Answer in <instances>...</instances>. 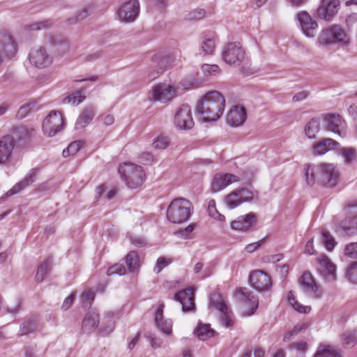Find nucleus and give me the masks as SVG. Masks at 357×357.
Masks as SVG:
<instances>
[{
    "instance_id": "nucleus-1",
    "label": "nucleus",
    "mask_w": 357,
    "mask_h": 357,
    "mask_svg": "<svg viewBox=\"0 0 357 357\" xmlns=\"http://www.w3.org/2000/svg\"><path fill=\"white\" fill-rule=\"evenodd\" d=\"M225 106L224 96L217 91H211L200 98L197 110L204 121H215L222 115Z\"/></svg>"
},
{
    "instance_id": "nucleus-2",
    "label": "nucleus",
    "mask_w": 357,
    "mask_h": 357,
    "mask_svg": "<svg viewBox=\"0 0 357 357\" xmlns=\"http://www.w3.org/2000/svg\"><path fill=\"white\" fill-rule=\"evenodd\" d=\"M306 182L309 185L316 181L325 185L333 187L336 185L340 176L339 171L331 163H321L317 167L306 165L305 167Z\"/></svg>"
},
{
    "instance_id": "nucleus-3",
    "label": "nucleus",
    "mask_w": 357,
    "mask_h": 357,
    "mask_svg": "<svg viewBox=\"0 0 357 357\" xmlns=\"http://www.w3.org/2000/svg\"><path fill=\"white\" fill-rule=\"evenodd\" d=\"M192 211V206L190 201L184 198H176L169 204L166 217L172 223L181 224L190 218Z\"/></svg>"
},
{
    "instance_id": "nucleus-4",
    "label": "nucleus",
    "mask_w": 357,
    "mask_h": 357,
    "mask_svg": "<svg viewBox=\"0 0 357 357\" xmlns=\"http://www.w3.org/2000/svg\"><path fill=\"white\" fill-rule=\"evenodd\" d=\"M119 173L127 186L132 189L141 187L146 180L143 167L134 163L124 162L119 167Z\"/></svg>"
},
{
    "instance_id": "nucleus-5",
    "label": "nucleus",
    "mask_w": 357,
    "mask_h": 357,
    "mask_svg": "<svg viewBox=\"0 0 357 357\" xmlns=\"http://www.w3.org/2000/svg\"><path fill=\"white\" fill-rule=\"evenodd\" d=\"M318 41L319 44L327 45L335 43L347 44L349 38L345 31L339 25L333 24L321 32Z\"/></svg>"
},
{
    "instance_id": "nucleus-6",
    "label": "nucleus",
    "mask_w": 357,
    "mask_h": 357,
    "mask_svg": "<svg viewBox=\"0 0 357 357\" xmlns=\"http://www.w3.org/2000/svg\"><path fill=\"white\" fill-rule=\"evenodd\" d=\"M64 127V117L61 112L52 110L45 117L43 123V130L49 137L55 135L63 130Z\"/></svg>"
},
{
    "instance_id": "nucleus-7",
    "label": "nucleus",
    "mask_w": 357,
    "mask_h": 357,
    "mask_svg": "<svg viewBox=\"0 0 357 357\" xmlns=\"http://www.w3.org/2000/svg\"><path fill=\"white\" fill-rule=\"evenodd\" d=\"M174 123L180 130H190L194 126L192 109L188 105L179 106L175 112Z\"/></svg>"
},
{
    "instance_id": "nucleus-8",
    "label": "nucleus",
    "mask_w": 357,
    "mask_h": 357,
    "mask_svg": "<svg viewBox=\"0 0 357 357\" xmlns=\"http://www.w3.org/2000/svg\"><path fill=\"white\" fill-rule=\"evenodd\" d=\"M249 282L259 291H268L272 287L271 276L261 270L252 271L249 276Z\"/></svg>"
},
{
    "instance_id": "nucleus-9",
    "label": "nucleus",
    "mask_w": 357,
    "mask_h": 357,
    "mask_svg": "<svg viewBox=\"0 0 357 357\" xmlns=\"http://www.w3.org/2000/svg\"><path fill=\"white\" fill-rule=\"evenodd\" d=\"M252 192L246 188H241L233 190L224 197V201L228 208L232 209L245 202H248L252 199Z\"/></svg>"
},
{
    "instance_id": "nucleus-10",
    "label": "nucleus",
    "mask_w": 357,
    "mask_h": 357,
    "mask_svg": "<svg viewBox=\"0 0 357 357\" xmlns=\"http://www.w3.org/2000/svg\"><path fill=\"white\" fill-rule=\"evenodd\" d=\"M244 54L240 43H230L224 48L222 57L227 63L232 65L240 63L244 58Z\"/></svg>"
},
{
    "instance_id": "nucleus-11",
    "label": "nucleus",
    "mask_w": 357,
    "mask_h": 357,
    "mask_svg": "<svg viewBox=\"0 0 357 357\" xmlns=\"http://www.w3.org/2000/svg\"><path fill=\"white\" fill-rule=\"evenodd\" d=\"M176 89L171 85L159 84L153 88L150 98L154 101H169L176 96Z\"/></svg>"
},
{
    "instance_id": "nucleus-12",
    "label": "nucleus",
    "mask_w": 357,
    "mask_h": 357,
    "mask_svg": "<svg viewBox=\"0 0 357 357\" xmlns=\"http://www.w3.org/2000/svg\"><path fill=\"white\" fill-rule=\"evenodd\" d=\"M326 130L340 136L345 135L346 123L342 116L336 114H327L324 117Z\"/></svg>"
},
{
    "instance_id": "nucleus-13",
    "label": "nucleus",
    "mask_w": 357,
    "mask_h": 357,
    "mask_svg": "<svg viewBox=\"0 0 357 357\" xmlns=\"http://www.w3.org/2000/svg\"><path fill=\"white\" fill-rule=\"evenodd\" d=\"M30 63L37 68H45L52 63V57L43 47L31 50L29 55Z\"/></svg>"
},
{
    "instance_id": "nucleus-14",
    "label": "nucleus",
    "mask_w": 357,
    "mask_h": 357,
    "mask_svg": "<svg viewBox=\"0 0 357 357\" xmlns=\"http://www.w3.org/2000/svg\"><path fill=\"white\" fill-rule=\"evenodd\" d=\"M139 12V4L137 0H130L123 4L118 11L119 19L126 22H132Z\"/></svg>"
},
{
    "instance_id": "nucleus-15",
    "label": "nucleus",
    "mask_w": 357,
    "mask_h": 357,
    "mask_svg": "<svg viewBox=\"0 0 357 357\" xmlns=\"http://www.w3.org/2000/svg\"><path fill=\"white\" fill-rule=\"evenodd\" d=\"M239 181V178L235 174H223V173H219L216 174L213 179L212 183H211V190L213 192H218L225 188H227L228 185L237 183Z\"/></svg>"
},
{
    "instance_id": "nucleus-16",
    "label": "nucleus",
    "mask_w": 357,
    "mask_h": 357,
    "mask_svg": "<svg viewBox=\"0 0 357 357\" xmlns=\"http://www.w3.org/2000/svg\"><path fill=\"white\" fill-rule=\"evenodd\" d=\"M17 52V45L13 37L7 32L0 33V63L3 57H10Z\"/></svg>"
},
{
    "instance_id": "nucleus-17",
    "label": "nucleus",
    "mask_w": 357,
    "mask_h": 357,
    "mask_svg": "<svg viewBox=\"0 0 357 357\" xmlns=\"http://www.w3.org/2000/svg\"><path fill=\"white\" fill-rule=\"evenodd\" d=\"M299 283L306 292L312 293L314 298H320L322 296V289L310 272H305L301 276Z\"/></svg>"
},
{
    "instance_id": "nucleus-18",
    "label": "nucleus",
    "mask_w": 357,
    "mask_h": 357,
    "mask_svg": "<svg viewBox=\"0 0 357 357\" xmlns=\"http://www.w3.org/2000/svg\"><path fill=\"white\" fill-rule=\"evenodd\" d=\"M339 6V0H321L317 10V15L325 20H331L337 13Z\"/></svg>"
},
{
    "instance_id": "nucleus-19",
    "label": "nucleus",
    "mask_w": 357,
    "mask_h": 357,
    "mask_svg": "<svg viewBox=\"0 0 357 357\" xmlns=\"http://www.w3.org/2000/svg\"><path fill=\"white\" fill-rule=\"evenodd\" d=\"M164 308L165 304L162 303L157 305L154 313V321L157 328L164 334L170 335L172 333V321L164 318Z\"/></svg>"
},
{
    "instance_id": "nucleus-20",
    "label": "nucleus",
    "mask_w": 357,
    "mask_h": 357,
    "mask_svg": "<svg viewBox=\"0 0 357 357\" xmlns=\"http://www.w3.org/2000/svg\"><path fill=\"white\" fill-rule=\"evenodd\" d=\"M319 272L328 280L335 278V265L324 254L320 255L316 259Z\"/></svg>"
},
{
    "instance_id": "nucleus-21",
    "label": "nucleus",
    "mask_w": 357,
    "mask_h": 357,
    "mask_svg": "<svg viewBox=\"0 0 357 357\" xmlns=\"http://www.w3.org/2000/svg\"><path fill=\"white\" fill-rule=\"evenodd\" d=\"M246 119L245 109L240 105L233 106L226 116L227 123L233 127H238L243 125Z\"/></svg>"
},
{
    "instance_id": "nucleus-22",
    "label": "nucleus",
    "mask_w": 357,
    "mask_h": 357,
    "mask_svg": "<svg viewBox=\"0 0 357 357\" xmlns=\"http://www.w3.org/2000/svg\"><path fill=\"white\" fill-rule=\"evenodd\" d=\"M257 218L255 213H249L243 215L238 216L231 223V227L234 230L247 231L252 227L256 225Z\"/></svg>"
},
{
    "instance_id": "nucleus-23",
    "label": "nucleus",
    "mask_w": 357,
    "mask_h": 357,
    "mask_svg": "<svg viewBox=\"0 0 357 357\" xmlns=\"http://www.w3.org/2000/svg\"><path fill=\"white\" fill-rule=\"evenodd\" d=\"M297 18L304 34L307 37H314L318 27L317 23L305 11L298 13Z\"/></svg>"
},
{
    "instance_id": "nucleus-24",
    "label": "nucleus",
    "mask_w": 357,
    "mask_h": 357,
    "mask_svg": "<svg viewBox=\"0 0 357 357\" xmlns=\"http://www.w3.org/2000/svg\"><path fill=\"white\" fill-rule=\"evenodd\" d=\"M174 298L181 304L183 311L193 310L195 307L193 289H187L179 291L175 294Z\"/></svg>"
},
{
    "instance_id": "nucleus-25",
    "label": "nucleus",
    "mask_w": 357,
    "mask_h": 357,
    "mask_svg": "<svg viewBox=\"0 0 357 357\" xmlns=\"http://www.w3.org/2000/svg\"><path fill=\"white\" fill-rule=\"evenodd\" d=\"M15 146L13 137L6 135L0 139V164H3L10 158Z\"/></svg>"
},
{
    "instance_id": "nucleus-26",
    "label": "nucleus",
    "mask_w": 357,
    "mask_h": 357,
    "mask_svg": "<svg viewBox=\"0 0 357 357\" xmlns=\"http://www.w3.org/2000/svg\"><path fill=\"white\" fill-rule=\"evenodd\" d=\"M236 294L241 296V299L245 303V308L250 307V310L245 312L246 315H252L255 313L258 307V300L252 295V294L248 291L246 288H240L236 290Z\"/></svg>"
},
{
    "instance_id": "nucleus-27",
    "label": "nucleus",
    "mask_w": 357,
    "mask_h": 357,
    "mask_svg": "<svg viewBox=\"0 0 357 357\" xmlns=\"http://www.w3.org/2000/svg\"><path fill=\"white\" fill-rule=\"evenodd\" d=\"M211 303L224 315L223 321L225 325L227 327L232 326L234 320L230 317L231 312L223 298L220 296H217L215 298H211Z\"/></svg>"
},
{
    "instance_id": "nucleus-28",
    "label": "nucleus",
    "mask_w": 357,
    "mask_h": 357,
    "mask_svg": "<svg viewBox=\"0 0 357 357\" xmlns=\"http://www.w3.org/2000/svg\"><path fill=\"white\" fill-rule=\"evenodd\" d=\"M339 146V143L333 139L325 138L320 140L313 146L314 154L324 155L328 151L334 150Z\"/></svg>"
},
{
    "instance_id": "nucleus-29",
    "label": "nucleus",
    "mask_w": 357,
    "mask_h": 357,
    "mask_svg": "<svg viewBox=\"0 0 357 357\" xmlns=\"http://www.w3.org/2000/svg\"><path fill=\"white\" fill-rule=\"evenodd\" d=\"M126 264L130 272H138L141 266V262L137 252L135 251L129 252L126 256Z\"/></svg>"
},
{
    "instance_id": "nucleus-30",
    "label": "nucleus",
    "mask_w": 357,
    "mask_h": 357,
    "mask_svg": "<svg viewBox=\"0 0 357 357\" xmlns=\"http://www.w3.org/2000/svg\"><path fill=\"white\" fill-rule=\"evenodd\" d=\"M98 324V314L95 313H89L83 320L82 330L85 333H91L96 328Z\"/></svg>"
},
{
    "instance_id": "nucleus-31",
    "label": "nucleus",
    "mask_w": 357,
    "mask_h": 357,
    "mask_svg": "<svg viewBox=\"0 0 357 357\" xmlns=\"http://www.w3.org/2000/svg\"><path fill=\"white\" fill-rule=\"evenodd\" d=\"M287 298L291 306L298 312L307 314L311 311V307L309 305H303L301 304L296 298L293 291L288 293Z\"/></svg>"
},
{
    "instance_id": "nucleus-32",
    "label": "nucleus",
    "mask_w": 357,
    "mask_h": 357,
    "mask_svg": "<svg viewBox=\"0 0 357 357\" xmlns=\"http://www.w3.org/2000/svg\"><path fill=\"white\" fill-rule=\"evenodd\" d=\"M196 335L199 340H206L215 335V331L208 324H199L196 329Z\"/></svg>"
},
{
    "instance_id": "nucleus-33",
    "label": "nucleus",
    "mask_w": 357,
    "mask_h": 357,
    "mask_svg": "<svg viewBox=\"0 0 357 357\" xmlns=\"http://www.w3.org/2000/svg\"><path fill=\"white\" fill-rule=\"evenodd\" d=\"M94 114V110L91 107L83 110L77 121V126L79 128L86 126L93 119Z\"/></svg>"
},
{
    "instance_id": "nucleus-34",
    "label": "nucleus",
    "mask_w": 357,
    "mask_h": 357,
    "mask_svg": "<svg viewBox=\"0 0 357 357\" xmlns=\"http://www.w3.org/2000/svg\"><path fill=\"white\" fill-rule=\"evenodd\" d=\"M314 357H341L340 353L330 345H321Z\"/></svg>"
},
{
    "instance_id": "nucleus-35",
    "label": "nucleus",
    "mask_w": 357,
    "mask_h": 357,
    "mask_svg": "<svg viewBox=\"0 0 357 357\" xmlns=\"http://www.w3.org/2000/svg\"><path fill=\"white\" fill-rule=\"evenodd\" d=\"M319 128V121L317 119H312L305 126V132L306 135L310 139L315 138Z\"/></svg>"
},
{
    "instance_id": "nucleus-36",
    "label": "nucleus",
    "mask_w": 357,
    "mask_h": 357,
    "mask_svg": "<svg viewBox=\"0 0 357 357\" xmlns=\"http://www.w3.org/2000/svg\"><path fill=\"white\" fill-rule=\"evenodd\" d=\"M321 242L325 246L326 249L328 251L333 250L337 243L334 237L326 229H324L321 233Z\"/></svg>"
},
{
    "instance_id": "nucleus-37",
    "label": "nucleus",
    "mask_w": 357,
    "mask_h": 357,
    "mask_svg": "<svg viewBox=\"0 0 357 357\" xmlns=\"http://www.w3.org/2000/svg\"><path fill=\"white\" fill-rule=\"evenodd\" d=\"M51 263V259H47L39 266L36 275V280L38 282H42L45 275L50 271Z\"/></svg>"
},
{
    "instance_id": "nucleus-38",
    "label": "nucleus",
    "mask_w": 357,
    "mask_h": 357,
    "mask_svg": "<svg viewBox=\"0 0 357 357\" xmlns=\"http://www.w3.org/2000/svg\"><path fill=\"white\" fill-rule=\"evenodd\" d=\"M208 213L211 218L219 222L225 221V217L221 213H220V212L218 211L216 208V204L214 199H211L208 202Z\"/></svg>"
},
{
    "instance_id": "nucleus-39",
    "label": "nucleus",
    "mask_w": 357,
    "mask_h": 357,
    "mask_svg": "<svg viewBox=\"0 0 357 357\" xmlns=\"http://www.w3.org/2000/svg\"><path fill=\"white\" fill-rule=\"evenodd\" d=\"M173 261V259L171 257H160L155 263L153 271L155 273H159L163 268L168 266Z\"/></svg>"
},
{
    "instance_id": "nucleus-40",
    "label": "nucleus",
    "mask_w": 357,
    "mask_h": 357,
    "mask_svg": "<svg viewBox=\"0 0 357 357\" xmlns=\"http://www.w3.org/2000/svg\"><path fill=\"white\" fill-rule=\"evenodd\" d=\"M172 59L169 56H165L160 58H156L155 62L157 66L160 68V70L157 72V75L162 73L172 62Z\"/></svg>"
},
{
    "instance_id": "nucleus-41",
    "label": "nucleus",
    "mask_w": 357,
    "mask_h": 357,
    "mask_svg": "<svg viewBox=\"0 0 357 357\" xmlns=\"http://www.w3.org/2000/svg\"><path fill=\"white\" fill-rule=\"evenodd\" d=\"M340 153L347 163L352 162L356 158V152L354 148H343L340 150Z\"/></svg>"
},
{
    "instance_id": "nucleus-42",
    "label": "nucleus",
    "mask_w": 357,
    "mask_h": 357,
    "mask_svg": "<svg viewBox=\"0 0 357 357\" xmlns=\"http://www.w3.org/2000/svg\"><path fill=\"white\" fill-rule=\"evenodd\" d=\"M82 146V143L79 141H75L70 143L66 149L63 151V155L64 157H68L69 155H75L78 152Z\"/></svg>"
},
{
    "instance_id": "nucleus-43",
    "label": "nucleus",
    "mask_w": 357,
    "mask_h": 357,
    "mask_svg": "<svg viewBox=\"0 0 357 357\" xmlns=\"http://www.w3.org/2000/svg\"><path fill=\"white\" fill-rule=\"evenodd\" d=\"M347 277L352 283L357 284V261L352 262L347 269Z\"/></svg>"
},
{
    "instance_id": "nucleus-44",
    "label": "nucleus",
    "mask_w": 357,
    "mask_h": 357,
    "mask_svg": "<svg viewBox=\"0 0 357 357\" xmlns=\"http://www.w3.org/2000/svg\"><path fill=\"white\" fill-rule=\"evenodd\" d=\"M307 325L304 323L298 324L296 325L291 331H288L286 333V334L284 335V336L283 337V341L287 342V341L290 340V339L294 335H296L300 331L305 330V328H307Z\"/></svg>"
},
{
    "instance_id": "nucleus-45",
    "label": "nucleus",
    "mask_w": 357,
    "mask_h": 357,
    "mask_svg": "<svg viewBox=\"0 0 357 357\" xmlns=\"http://www.w3.org/2000/svg\"><path fill=\"white\" fill-rule=\"evenodd\" d=\"M169 145V139L165 136H158L153 142V146L155 149H165Z\"/></svg>"
},
{
    "instance_id": "nucleus-46",
    "label": "nucleus",
    "mask_w": 357,
    "mask_h": 357,
    "mask_svg": "<svg viewBox=\"0 0 357 357\" xmlns=\"http://www.w3.org/2000/svg\"><path fill=\"white\" fill-rule=\"evenodd\" d=\"M341 228L345 231H349L357 229V216L353 217L349 220H344L340 224Z\"/></svg>"
},
{
    "instance_id": "nucleus-47",
    "label": "nucleus",
    "mask_w": 357,
    "mask_h": 357,
    "mask_svg": "<svg viewBox=\"0 0 357 357\" xmlns=\"http://www.w3.org/2000/svg\"><path fill=\"white\" fill-rule=\"evenodd\" d=\"M344 255L351 259L357 258V243L347 244L344 250Z\"/></svg>"
},
{
    "instance_id": "nucleus-48",
    "label": "nucleus",
    "mask_w": 357,
    "mask_h": 357,
    "mask_svg": "<svg viewBox=\"0 0 357 357\" xmlns=\"http://www.w3.org/2000/svg\"><path fill=\"white\" fill-rule=\"evenodd\" d=\"M342 339L343 344L352 346L357 342V334L352 332L346 333L342 334Z\"/></svg>"
},
{
    "instance_id": "nucleus-49",
    "label": "nucleus",
    "mask_w": 357,
    "mask_h": 357,
    "mask_svg": "<svg viewBox=\"0 0 357 357\" xmlns=\"http://www.w3.org/2000/svg\"><path fill=\"white\" fill-rule=\"evenodd\" d=\"M126 272V268L121 264H116L114 266H111L107 270V275H112L115 274H118L120 275H124Z\"/></svg>"
},
{
    "instance_id": "nucleus-50",
    "label": "nucleus",
    "mask_w": 357,
    "mask_h": 357,
    "mask_svg": "<svg viewBox=\"0 0 357 357\" xmlns=\"http://www.w3.org/2000/svg\"><path fill=\"white\" fill-rule=\"evenodd\" d=\"M95 297V294L91 290H87L82 293L81 296V301L83 305H90Z\"/></svg>"
},
{
    "instance_id": "nucleus-51",
    "label": "nucleus",
    "mask_w": 357,
    "mask_h": 357,
    "mask_svg": "<svg viewBox=\"0 0 357 357\" xmlns=\"http://www.w3.org/2000/svg\"><path fill=\"white\" fill-rule=\"evenodd\" d=\"M203 50L206 54H212L215 50V42L213 38H206L202 45Z\"/></svg>"
},
{
    "instance_id": "nucleus-52",
    "label": "nucleus",
    "mask_w": 357,
    "mask_h": 357,
    "mask_svg": "<svg viewBox=\"0 0 357 357\" xmlns=\"http://www.w3.org/2000/svg\"><path fill=\"white\" fill-rule=\"evenodd\" d=\"M84 98V96L80 92H76L68 97V101L73 105H77L82 102Z\"/></svg>"
},
{
    "instance_id": "nucleus-53",
    "label": "nucleus",
    "mask_w": 357,
    "mask_h": 357,
    "mask_svg": "<svg viewBox=\"0 0 357 357\" xmlns=\"http://www.w3.org/2000/svg\"><path fill=\"white\" fill-rule=\"evenodd\" d=\"M202 68L204 73H208L210 75L218 73L220 70L219 67L217 65L204 64L202 66Z\"/></svg>"
},
{
    "instance_id": "nucleus-54",
    "label": "nucleus",
    "mask_w": 357,
    "mask_h": 357,
    "mask_svg": "<svg viewBox=\"0 0 357 357\" xmlns=\"http://www.w3.org/2000/svg\"><path fill=\"white\" fill-rule=\"evenodd\" d=\"M317 252L314 247L313 239L310 238L308 240L305 245V253L307 255H312Z\"/></svg>"
},
{
    "instance_id": "nucleus-55",
    "label": "nucleus",
    "mask_w": 357,
    "mask_h": 357,
    "mask_svg": "<svg viewBox=\"0 0 357 357\" xmlns=\"http://www.w3.org/2000/svg\"><path fill=\"white\" fill-rule=\"evenodd\" d=\"M263 242L264 240L262 239L259 241L250 243L245 246V250H246V252L252 253L255 252L256 250H257L261 245Z\"/></svg>"
},
{
    "instance_id": "nucleus-56",
    "label": "nucleus",
    "mask_w": 357,
    "mask_h": 357,
    "mask_svg": "<svg viewBox=\"0 0 357 357\" xmlns=\"http://www.w3.org/2000/svg\"><path fill=\"white\" fill-rule=\"evenodd\" d=\"M75 296V294L73 293L68 298H66L65 299V301H63V305H62V308L63 310H67L71 307V305H73V303L74 302Z\"/></svg>"
},
{
    "instance_id": "nucleus-57",
    "label": "nucleus",
    "mask_w": 357,
    "mask_h": 357,
    "mask_svg": "<svg viewBox=\"0 0 357 357\" xmlns=\"http://www.w3.org/2000/svg\"><path fill=\"white\" fill-rule=\"evenodd\" d=\"M204 14H205L204 11L202 9L195 10L190 14V20H200L204 17Z\"/></svg>"
},
{
    "instance_id": "nucleus-58",
    "label": "nucleus",
    "mask_w": 357,
    "mask_h": 357,
    "mask_svg": "<svg viewBox=\"0 0 357 357\" xmlns=\"http://www.w3.org/2000/svg\"><path fill=\"white\" fill-rule=\"evenodd\" d=\"M51 25L49 21L40 22L31 26V29L37 30L42 28H47Z\"/></svg>"
},
{
    "instance_id": "nucleus-59",
    "label": "nucleus",
    "mask_w": 357,
    "mask_h": 357,
    "mask_svg": "<svg viewBox=\"0 0 357 357\" xmlns=\"http://www.w3.org/2000/svg\"><path fill=\"white\" fill-rule=\"evenodd\" d=\"M291 347L301 351H305L307 348L306 342L303 341L295 342Z\"/></svg>"
},
{
    "instance_id": "nucleus-60",
    "label": "nucleus",
    "mask_w": 357,
    "mask_h": 357,
    "mask_svg": "<svg viewBox=\"0 0 357 357\" xmlns=\"http://www.w3.org/2000/svg\"><path fill=\"white\" fill-rule=\"evenodd\" d=\"M141 160L144 161V164H149L153 160V156L150 153H143L140 156Z\"/></svg>"
},
{
    "instance_id": "nucleus-61",
    "label": "nucleus",
    "mask_w": 357,
    "mask_h": 357,
    "mask_svg": "<svg viewBox=\"0 0 357 357\" xmlns=\"http://www.w3.org/2000/svg\"><path fill=\"white\" fill-rule=\"evenodd\" d=\"M149 339L150 343L151 344V347L153 348H157V347H160V344H161L160 340H159L152 335L149 336Z\"/></svg>"
},
{
    "instance_id": "nucleus-62",
    "label": "nucleus",
    "mask_w": 357,
    "mask_h": 357,
    "mask_svg": "<svg viewBox=\"0 0 357 357\" xmlns=\"http://www.w3.org/2000/svg\"><path fill=\"white\" fill-rule=\"evenodd\" d=\"M307 93L305 91H301L293 96V100L294 102L301 101L306 98Z\"/></svg>"
},
{
    "instance_id": "nucleus-63",
    "label": "nucleus",
    "mask_w": 357,
    "mask_h": 357,
    "mask_svg": "<svg viewBox=\"0 0 357 357\" xmlns=\"http://www.w3.org/2000/svg\"><path fill=\"white\" fill-rule=\"evenodd\" d=\"M114 121V117L112 115L107 114L103 117V123L107 126L112 125Z\"/></svg>"
},
{
    "instance_id": "nucleus-64",
    "label": "nucleus",
    "mask_w": 357,
    "mask_h": 357,
    "mask_svg": "<svg viewBox=\"0 0 357 357\" xmlns=\"http://www.w3.org/2000/svg\"><path fill=\"white\" fill-rule=\"evenodd\" d=\"M265 352L261 348H256L254 350L255 357H264Z\"/></svg>"
}]
</instances>
